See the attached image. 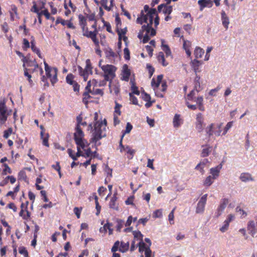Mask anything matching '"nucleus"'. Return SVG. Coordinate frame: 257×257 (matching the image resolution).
Here are the masks:
<instances>
[{
	"label": "nucleus",
	"mask_w": 257,
	"mask_h": 257,
	"mask_svg": "<svg viewBox=\"0 0 257 257\" xmlns=\"http://www.w3.org/2000/svg\"><path fill=\"white\" fill-rule=\"evenodd\" d=\"M200 77L196 76L194 81V88L188 93L186 98V105L191 110H195L197 108L204 111L205 108L203 103V96H198L203 88L200 85Z\"/></svg>",
	"instance_id": "f257e3e1"
},
{
	"label": "nucleus",
	"mask_w": 257,
	"mask_h": 257,
	"mask_svg": "<svg viewBox=\"0 0 257 257\" xmlns=\"http://www.w3.org/2000/svg\"><path fill=\"white\" fill-rule=\"evenodd\" d=\"M107 121L105 119L101 121H96L93 124V129L92 123L88 125V128L93 130L92 137L91 142L95 144L102 138L106 136Z\"/></svg>",
	"instance_id": "f03ea898"
},
{
	"label": "nucleus",
	"mask_w": 257,
	"mask_h": 257,
	"mask_svg": "<svg viewBox=\"0 0 257 257\" xmlns=\"http://www.w3.org/2000/svg\"><path fill=\"white\" fill-rule=\"evenodd\" d=\"M46 75H43L41 78V84L44 88L46 89L49 86L47 78H49L53 86L58 81L57 73L58 69L56 67H51L50 65H45Z\"/></svg>",
	"instance_id": "7ed1b4c3"
},
{
	"label": "nucleus",
	"mask_w": 257,
	"mask_h": 257,
	"mask_svg": "<svg viewBox=\"0 0 257 257\" xmlns=\"http://www.w3.org/2000/svg\"><path fill=\"white\" fill-rule=\"evenodd\" d=\"M82 119L83 118L81 114L76 117L77 124L75 127V132L74 134V139L76 144L81 146L82 149H84L86 141L84 139V135L80 127V125L86 126L87 123L86 121H83Z\"/></svg>",
	"instance_id": "20e7f679"
},
{
	"label": "nucleus",
	"mask_w": 257,
	"mask_h": 257,
	"mask_svg": "<svg viewBox=\"0 0 257 257\" xmlns=\"http://www.w3.org/2000/svg\"><path fill=\"white\" fill-rule=\"evenodd\" d=\"M163 75H159L157 76V80L154 78L152 79L151 86L153 88L155 95L158 97L162 98L167 89V84L166 81H163Z\"/></svg>",
	"instance_id": "39448f33"
},
{
	"label": "nucleus",
	"mask_w": 257,
	"mask_h": 257,
	"mask_svg": "<svg viewBox=\"0 0 257 257\" xmlns=\"http://www.w3.org/2000/svg\"><path fill=\"white\" fill-rule=\"evenodd\" d=\"M156 34V30L152 28V25L147 24L142 26L138 37L139 39L142 40L143 43H146L149 42L151 37L155 36Z\"/></svg>",
	"instance_id": "423d86ee"
},
{
	"label": "nucleus",
	"mask_w": 257,
	"mask_h": 257,
	"mask_svg": "<svg viewBox=\"0 0 257 257\" xmlns=\"http://www.w3.org/2000/svg\"><path fill=\"white\" fill-rule=\"evenodd\" d=\"M158 15L156 9L152 8L148 14H145L144 11H142L140 15L137 19V23L139 24H143L145 23L147 24L153 25V19L154 17Z\"/></svg>",
	"instance_id": "0eeeda50"
},
{
	"label": "nucleus",
	"mask_w": 257,
	"mask_h": 257,
	"mask_svg": "<svg viewBox=\"0 0 257 257\" xmlns=\"http://www.w3.org/2000/svg\"><path fill=\"white\" fill-rule=\"evenodd\" d=\"M101 69L104 72V77L106 80L112 81L115 76L116 68L114 65H102Z\"/></svg>",
	"instance_id": "6e6552de"
},
{
	"label": "nucleus",
	"mask_w": 257,
	"mask_h": 257,
	"mask_svg": "<svg viewBox=\"0 0 257 257\" xmlns=\"http://www.w3.org/2000/svg\"><path fill=\"white\" fill-rule=\"evenodd\" d=\"M10 114L6 106V100L3 99L0 101V123L1 124H3L6 122Z\"/></svg>",
	"instance_id": "1a4fd4ad"
},
{
	"label": "nucleus",
	"mask_w": 257,
	"mask_h": 257,
	"mask_svg": "<svg viewBox=\"0 0 257 257\" xmlns=\"http://www.w3.org/2000/svg\"><path fill=\"white\" fill-rule=\"evenodd\" d=\"M222 123L215 125L214 123H211L205 128V132L209 137L214 135L216 136H219L221 132Z\"/></svg>",
	"instance_id": "9d476101"
},
{
	"label": "nucleus",
	"mask_w": 257,
	"mask_h": 257,
	"mask_svg": "<svg viewBox=\"0 0 257 257\" xmlns=\"http://www.w3.org/2000/svg\"><path fill=\"white\" fill-rule=\"evenodd\" d=\"M78 68L80 75L83 77L85 81H87L89 75L92 73L91 65H86L84 69L78 65Z\"/></svg>",
	"instance_id": "9b49d317"
},
{
	"label": "nucleus",
	"mask_w": 257,
	"mask_h": 257,
	"mask_svg": "<svg viewBox=\"0 0 257 257\" xmlns=\"http://www.w3.org/2000/svg\"><path fill=\"white\" fill-rule=\"evenodd\" d=\"M109 89L111 93L117 96L120 92V85L116 81H110L109 83Z\"/></svg>",
	"instance_id": "f8f14e48"
},
{
	"label": "nucleus",
	"mask_w": 257,
	"mask_h": 257,
	"mask_svg": "<svg viewBox=\"0 0 257 257\" xmlns=\"http://www.w3.org/2000/svg\"><path fill=\"white\" fill-rule=\"evenodd\" d=\"M169 4H162L158 6V12H162L164 15H170L173 11V7L171 6H169Z\"/></svg>",
	"instance_id": "ddd939ff"
},
{
	"label": "nucleus",
	"mask_w": 257,
	"mask_h": 257,
	"mask_svg": "<svg viewBox=\"0 0 257 257\" xmlns=\"http://www.w3.org/2000/svg\"><path fill=\"white\" fill-rule=\"evenodd\" d=\"M204 118L203 114L199 112L196 114L195 127L198 132H201L203 129Z\"/></svg>",
	"instance_id": "4468645a"
},
{
	"label": "nucleus",
	"mask_w": 257,
	"mask_h": 257,
	"mask_svg": "<svg viewBox=\"0 0 257 257\" xmlns=\"http://www.w3.org/2000/svg\"><path fill=\"white\" fill-rule=\"evenodd\" d=\"M228 203V200L227 198H223L220 200V204L215 213L217 217H219L221 214Z\"/></svg>",
	"instance_id": "2eb2a0df"
},
{
	"label": "nucleus",
	"mask_w": 257,
	"mask_h": 257,
	"mask_svg": "<svg viewBox=\"0 0 257 257\" xmlns=\"http://www.w3.org/2000/svg\"><path fill=\"white\" fill-rule=\"evenodd\" d=\"M139 250L140 252L143 251L145 250V257H151L152 251L150 246H146L144 242H140L139 243Z\"/></svg>",
	"instance_id": "dca6fc26"
},
{
	"label": "nucleus",
	"mask_w": 257,
	"mask_h": 257,
	"mask_svg": "<svg viewBox=\"0 0 257 257\" xmlns=\"http://www.w3.org/2000/svg\"><path fill=\"white\" fill-rule=\"evenodd\" d=\"M24 67V76L27 77L30 85L32 86L33 85V80L31 79L32 74L34 73L35 69L29 68L26 67V65H23Z\"/></svg>",
	"instance_id": "f3484780"
},
{
	"label": "nucleus",
	"mask_w": 257,
	"mask_h": 257,
	"mask_svg": "<svg viewBox=\"0 0 257 257\" xmlns=\"http://www.w3.org/2000/svg\"><path fill=\"white\" fill-rule=\"evenodd\" d=\"M222 168V165L220 164L216 167L212 168L210 170V173L212 175L213 179H216L219 175L220 171Z\"/></svg>",
	"instance_id": "a211bd4d"
},
{
	"label": "nucleus",
	"mask_w": 257,
	"mask_h": 257,
	"mask_svg": "<svg viewBox=\"0 0 257 257\" xmlns=\"http://www.w3.org/2000/svg\"><path fill=\"white\" fill-rule=\"evenodd\" d=\"M131 75V70L127 67V65H123L122 72V79L128 81Z\"/></svg>",
	"instance_id": "6ab92c4d"
},
{
	"label": "nucleus",
	"mask_w": 257,
	"mask_h": 257,
	"mask_svg": "<svg viewBox=\"0 0 257 257\" xmlns=\"http://www.w3.org/2000/svg\"><path fill=\"white\" fill-rule=\"evenodd\" d=\"M247 228L249 233L252 236H253L257 232V229L256 228L255 223L253 221H249L248 222Z\"/></svg>",
	"instance_id": "aec40b11"
},
{
	"label": "nucleus",
	"mask_w": 257,
	"mask_h": 257,
	"mask_svg": "<svg viewBox=\"0 0 257 257\" xmlns=\"http://www.w3.org/2000/svg\"><path fill=\"white\" fill-rule=\"evenodd\" d=\"M112 224L110 223L109 222H107L106 224H105L103 227H100L99 229V231L101 233H106L107 232V230H108V233L109 235H111L112 234L113 232V229L111 228L112 226Z\"/></svg>",
	"instance_id": "412c9836"
},
{
	"label": "nucleus",
	"mask_w": 257,
	"mask_h": 257,
	"mask_svg": "<svg viewBox=\"0 0 257 257\" xmlns=\"http://www.w3.org/2000/svg\"><path fill=\"white\" fill-rule=\"evenodd\" d=\"M221 15L222 25L226 29H227L229 24V18L227 17L224 11H221Z\"/></svg>",
	"instance_id": "4be33fe9"
},
{
	"label": "nucleus",
	"mask_w": 257,
	"mask_h": 257,
	"mask_svg": "<svg viewBox=\"0 0 257 257\" xmlns=\"http://www.w3.org/2000/svg\"><path fill=\"white\" fill-rule=\"evenodd\" d=\"M204 54V51L203 49L199 47H196L194 50V55L195 57V60L196 61V62L199 63V61L196 60V59L202 58V56Z\"/></svg>",
	"instance_id": "5701e85b"
},
{
	"label": "nucleus",
	"mask_w": 257,
	"mask_h": 257,
	"mask_svg": "<svg viewBox=\"0 0 257 257\" xmlns=\"http://www.w3.org/2000/svg\"><path fill=\"white\" fill-rule=\"evenodd\" d=\"M184 49L185 50L186 53L188 57H190L191 54L190 48L191 47V43L189 41L184 40L183 45Z\"/></svg>",
	"instance_id": "b1692460"
},
{
	"label": "nucleus",
	"mask_w": 257,
	"mask_h": 257,
	"mask_svg": "<svg viewBox=\"0 0 257 257\" xmlns=\"http://www.w3.org/2000/svg\"><path fill=\"white\" fill-rule=\"evenodd\" d=\"M117 197L115 194H114L112 197L111 198L109 203V206L110 208L114 209L115 210H118V204L116 202Z\"/></svg>",
	"instance_id": "393cba45"
},
{
	"label": "nucleus",
	"mask_w": 257,
	"mask_h": 257,
	"mask_svg": "<svg viewBox=\"0 0 257 257\" xmlns=\"http://www.w3.org/2000/svg\"><path fill=\"white\" fill-rule=\"evenodd\" d=\"M240 180L242 182H247L249 181H253L251 174L248 173H242L241 174L240 177Z\"/></svg>",
	"instance_id": "a878e982"
},
{
	"label": "nucleus",
	"mask_w": 257,
	"mask_h": 257,
	"mask_svg": "<svg viewBox=\"0 0 257 257\" xmlns=\"http://www.w3.org/2000/svg\"><path fill=\"white\" fill-rule=\"evenodd\" d=\"M164 40H162V49L166 53V57L167 58L170 57V58H172V57L171 56V51L170 49L169 48L168 45L164 44Z\"/></svg>",
	"instance_id": "bb28decb"
},
{
	"label": "nucleus",
	"mask_w": 257,
	"mask_h": 257,
	"mask_svg": "<svg viewBox=\"0 0 257 257\" xmlns=\"http://www.w3.org/2000/svg\"><path fill=\"white\" fill-rule=\"evenodd\" d=\"M183 123V120L180 118V115L176 114L173 118V125L175 127H178Z\"/></svg>",
	"instance_id": "cd10ccee"
},
{
	"label": "nucleus",
	"mask_w": 257,
	"mask_h": 257,
	"mask_svg": "<svg viewBox=\"0 0 257 257\" xmlns=\"http://www.w3.org/2000/svg\"><path fill=\"white\" fill-rule=\"evenodd\" d=\"M32 40L31 41V48L32 51L36 53L39 57H41V53L40 50L37 48L35 45V40L34 37H32Z\"/></svg>",
	"instance_id": "c85d7f7f"
},
{
	"label": "nucleus",
	"mask_w": 257,
	"mask_h": 257,
	"mask_svg": "<svg viewBox=\"0 0 257 257\" xmlns=\"http://www.w3.org/2000/svg\"><path fill=\"white\" fill-rule=\"evenodd\" d=\"M206 203L199 201L196 209V213H202L204 211Z\"/></svg>",
	"instance_id": "c756f323"
},
{
	"label": "nucleus",
	"mask_w": 257,
	"mask_h": 257,
	"mask_svg": "<svg viewBox=\"0 0 257 257\" xmlns=\"http://www.w3.org/2000/svg\"><path fill=\"white\" fill-rule=\"evenodd\" d=\"M121 107L122 105L119 104L116 101H115V106L114 108V110L113 115H120L121 114V112L120 111V108Z\"/></svg>",
	"instance_id": "7c9ffc66"
},
{
	"label": "nucleus",
	"mask_w": 257,
	"mask_h": 257,
	"mask_svg": "<svg viewBox=\"0 0 257 257\" xmlns=\"http://www.w3.org/2000/svg\"><path fill=\"white\" fill-rule=\"evenodd\" d=\"M18 179L21 180H24L25 182L28 181V178L26 175V173L24 170L20 171L18 173Z\"/></svg>",
	"instance_id": "2f4dec72"
},
{
	"label": "nucleus",
	"mask_w": 257,
	"mask_h": 257,
	"mask_svg": "<svg viewBox=\"0 0 257 257\" xmlns=\"http://www.w3.org/2000/svg\"><path fill=\"white\" fill-rule=\"evenodd\" d=\"M214 180L211 176H209L205 179L203 185L205 186L209 187L213 183Z\"/></svg>",
	"instance_id": "473e14b6"
},
{
	"label": "nucleus",
	"mask_w": 257,
	"mask_h": 257,
	"mask_svg": "<svg viewBox=\"0 0 257 257\" xmlns=\"http://www.w3.org/2000/svg\"><path fill=\"white\" fill-rule=\"evenodd\" d=\"M212 147L208 146L207 147L204 148L201 152V157H207L211 151Z\"/></svg>",
	"instance_id": "72a5a7b5"
},
{
	"label": "nucleus",
	"mask_w": 257,
	"mask_h": 257,
	"mask_svg": "<svg viewBox=\"0 0 257 257\" xmlns=\"http://www.w3.org/2000/svg\"><path fill=\"white\" fill-rule=\"evenodd\" d=\"M133 234L134 236V237L135 238H137V239L140 240V242H143V235L142 234L141 231H134L133 232Z\"/></svg>",
	"instance_id": "f704fd0d"
},
{
	"label": "nucleus",
	"mask_w": 257,
	"mask_h": 257,
	"mask_svg": "<svg viewBox=\"0 0 257 257\" xmlns=\"http://www.w3.org/2000/svg\"><path fill=\"white\" fill-rule=\"evenodd\" d=\"M78 19L80 26H83L84 27V26L87 25L86 19L84 16L81 14H80L78 16Z\"/></svg>",
	"instance_id": "c9c22d12"
},
{
	"label": "nucleus",
	"mask_w": 257,
	"mask_h": 257,
	"mask_svg": "<svg viewBox=\"0 0 257 257\" xmlns=\"http://www.w3.org/2000/svg\"><path fill=\"white\" fill-rule=\"evenodd\" d=\"M49 136L48 134H44L43 137H41V139L43 140V145L46 147H49V145L48 143V139Z\"/></svg>",
	"instance_id": "e433bc0d"
},
{
	"label": "nucleus",
	"mask_w": 257,
	"mask_h": 257,
	"mask_svg": "<svg viewBox=\"0 0 257 257\" xmlns=\"http://www.w3.org/2000/svg\"><path fill=\"white\" fill-rule=\"evenodd\" d=\"M198 4L201 8L206 7L209 4H211L210 0H199Z\"/></svg>",
	"instance_id": "4c0bfd02"
},
{
	"label": "nucleus",
	"mask_w": 257,
	"mask_h": 257,
	"mask_svg": "<svg viewBox=\"0 0 257 257\" xmlns=\"http://www.w3.org/2000/svg\"><path fill=\"white\" fill-rule=\"evenodd\" d=\"M19 253L23 254L24 257H29L28 252L25 247L20 246L19 248Z\"/></svg>",
	"instance_id": "58836bf2"
},
{
	"label": "nucleus",
	"mask_w": 257,
	"mask_h": 257,
	"mask_svg": "<svg viewBox=\"0 0 257 257\" xmlns=\"http://www.w3.org/2000/svg\"><path fill=\"white\" fill-rule=\"evenodd\" d=\"M117 34L118 35L119 37V43H121V40L122 39V35L124 36L126 33V29H120V30H117Z\"/></svg>",
	"instance_id": "ea45409f"
},
{
	"label": "nucleus",
	"mask_w": 257,
	"mask_h": 257,
	"mask_svg": "<svg viewBox=\"0 0 257 257\" xmlns=\"http://www.w3.org/2000/svg\"><path fill=\"white\" fill-rule=\"evenodd\" d=\"M3 166L5 167V168L4 169V170L3 171V175H6L7 174V173H9V174L12 173V170L7 164L4 163L3 164Z\"/></svg>",
	"instance_id": "a19ab883"
},
{
	"label": "nucleus",
	"mask_w": 257,
	"mask_h": 257,
	"mask_svg": "<svg viewBox=\"0 0 257 257\" xmlns=\"http://www.w3.org/2000/svg\"><path fill=\"white\" fill-rule=\"evenodd\" d=\"M158 60L160 63H161L162 64H165V56L164 53L162 52H160L159 53L158 56Z\"/></svg>",
	"instance_id": "79ce46f5"
},
{
	"label": "nucleus",
	"mask_w": 257,
	"mask_h": 257,
	"mask_svg": "<svg viewBox=\"0 0 257 257\" xmlns=\"http://www.w3.org/2000/svg\"><path fill=\"white\" fill-rule=\"evenodd\" d=\"M162 216V209L156 210L153 213V217L155 218H160Z\"/></svg>",
	"instance_id": "37998d69"
},
{
	"label": "nucleus",
	"mask_w": 257,
	"mask_h": 257,
	"mask_svg": "<svg viewBox=\"0 0 257 257\" xmlns=\"http://www.w3.org/2000/svg\"><path fill=\"white\" fill-rule=\"evenodd\" d=\"M74 77L71 74H68L66 78V80L67 83L70 85H72L75 81L73 80Z\"/></svg>",
	"instance_id": "c03bdc74"
},
{
	"label": "nucleus",
	"mask_w": 257,
	"mask_h": 257,
	"mask_svg": "<svg viewBox=\"0 0 257 257\" xmlns=\"http://www.w3.org/2000/svg\"><path fill=\"white\" fill-rule=\"evenodd\" d=\"M124 134H122L119 142V148L121 153H122L123 151H125V147L122 145V140Z\"/></svg>",
	"instance_id": "a18cd8bd"
},
{
	"label": "nucleus",
	"mask_w": 257,
	"mask_h": 257,
	"mask_svg": "<svg viewBox=\"0 0 257 257\" xmlns=\"http://www.w3.org/2000/svg\"><path fill=\"white\" fill-rule=\"evenodd\" d=\"M30 47V42L26 39H24L23 40V46L22 48L24 50H27Z\"/></svg>",
	"instance_id": "49530a36"
},
{
	"label": "nucleus",
	"mask_w": 257,
	"mask_h": 257,
	"mask_svg": "<svg viewBox=\"0 0 257 257\" xmlns=\"http://www.w3.org/2000/svg\"><path fill=\"white\" fill-rule=\"evenodd\" d=\"M133 128V125L130 123L127 122L126 125L125 131H122V134H124V136L125 134L129 133Z\"/></svg>",
	"instance_id": "de8ad7c7"
},
{
	"label": "nucleus",
	"mask_w": 257,
	"mask_h": 257,
	"mask_svg": "<svg viewBox=\"0 0 257 257\" xmlns=\"http://www.w3.org/2000/svg\"><path fill=\"white\" fill-rule=\"evenodd\" d=\"M13 128L12 127H9L8 130H6L4 132V138L5 139H8L10 136L12 134Z\"/></svg>",
	"instance_id": "09e8293b"
},
{
	"label": "nucleus",
	"mask_w": 257,
	"mask_h": 257,
	"mask_svg": "<svg viewBox=\"0 0 257 257\" xmlns=\"http://www.w3.org/2000/svg\"><path fill=\"white\" fill-rule=\"evenodd\" d=\"M91 93L92 94H99L101 96H102L103 94V91L102 89L96 88L95 89L94 87L93 88V90H92V92H91Z\"/></svg>",
	"instance_id": "8fccbe9b"
},
{
	"label": "nucleus",
	"mask_w": 257,
	"mask_h": 257,
	"mask_svg": "<svg viewBox=\"0 0 257 257\" xmlns=\"http://www.w3.org/2000/svg\"><path fill=\"white\" fill-rule=\"evenodd\" d=\"M29 204V202L28 201H26V204L25 206V211L27 213L26 215H25L23 217V219L25 220H28L31 215V213L28 210V205Z\"/></svg>",
	"instance_id": "3c124183"
},
{
	"label": "nucleus",
	"mask_w": 257,
	"mask_h": 257,
	"mask_svg": "<svg viewBox=\"0 0 257 257\" xmlns=\"http://www.w3.org/2000/svg\"><path fill=\"white\" fill-rule=\"evenodd\" d=\"M104 171L107 174V178H109L110 179V178L112 177V169H110L108 165H106Z\"/></svg>",
	"instance_id": "603ef678"
},
{
	"label": "nucleus",
	"mask_w": 257,
	"mask_h": 257,
	"mask_svg": "<svg viewBox=\"0 0 257 257\" xmlns=\"http://www.w3.org/2000/svg\"><path fill=\"white\" fill-rule=\"evenodd\" d=\"M102 22L104 24V26L106 28V31L110 33H112L111 27L109 23L105 21L104 20H102Z\"/></svg>",
	"instance_id": "864d4df0"
},
{
	"label": "nucleus",
	"mask_w": 257,
	"mask_h": 257,
	"mask_svg": "<svg viewBox=\"0 0 257 257\" xmlns=\"http://www.w3.org/2000/svg\"><path fill=\"white\" fill-rule=\"evenodd\" d=\"M149 74V78H150L155 72V68L152 65H147L146 67Z\"/></svg>",
	"instance_id": "5fc2aeb1"
},
{
	"label": "nucleus",
	"mask_w": 257,
	"mask_h": 257,
	"mask_svg": "<svg viewBox=\"0 0 257 257\" xmlns=\"http://www.w3.org/2000/svg\"><path fill=\"white\" fill-rule=\"evenodd\" d=\"M232 124H233L232 121L228 122L227 123V124L226 125V126H225V127L224 128V131L222 134V135H225L227 133V131L232 127Z\"/></svg>",
	"instance_id": "6e6d98bb"
},
{
	"label": "nucleus",
	"mask_w": 257,
	"mask_h": 257,
	"mask_svg": "<svg viewBox=\"0 0 257 257\" xmlns=\"http://www.w3.org/2000/svg\"><path fill=\"white\" fill-rule=\"evenodd\" d=\"M175 209V208H174L171 211V212L169 213V214L168 215V219H169L170 224H174V213Z\"/></svg>",
	"instance_id": "4d7b16f0"
},
{
	"label": "nucleus",
	"mask_w": 257,
	"mask_h": 257,
	"mask_svg": "<svg viewBox=\"0 0 257 257\" xmlns=\"http://www.w3.org/2000/svg\"><path fill=\"white\" fill-rule=\"evenodd\" d=\"M88 91H85L83 94V101L85 103H87L88 102V99L90 97Z\"/></svg>",
	"instance_id": "13d9d810"
},
{
	"label": "nucleus",
	"mask_w": 257,
	"mask_h": 257,
	"mask_svg": "<svg viewBox=\"0 0 257 257\" xmlns=\"http://www.w3.org/2000/svg\"><path fill=\"white\" fill-rule=\"evenodd\" d=\"M108 1L107 0H101V5L107 11H109L110 8L107 6Z\"/></svg>",
	"instance_id": "bf43d9fd"
},
{
	"label": "nucleus",
	"mask_w": 257,
	"mask_h": 257,
	"mask_svg": "<svg viewBox=\"0 0 257 257\" xmlns=\"http://www.w3.org/2000/svg\"><path fill=\"white\" fill-rule=\"evenodd\" d=\"M124 58L126 60L130 59V51L127 48H125L123 50Z\"/></svg>",
	"instance_id": "052dcab7"
},
{
	"label": "nucleus",
	"mask_w": 257,
	"mask_h": 257,
	"mask_svg": "<svg viewBox=\"0 0 257 257\" xmlns=\"http://www.w3.org/2000/svg\"><path fill=\"white\" fill-rule=\"evenodd\" d=\"M223 223V225L220 228V230L222 232H225L228 229L229 225V223L225 220L224 221Z\"/></svg>",
	"instance_id": "680f3d73"
},
{
	"label": "nucleus",
	"mask_w": 257,
	"mask_h": 257,
	"mask_svg": "<svg viewBox=\"0 0 257 257\" xmlns=\"http://www.w3.org/2000/svg\"><path fill=\"white\" fill-rule=\"evenodd\" d=\"M40 14L41 15L45 16L47 20H49V19H50V13H49L48 10H47V9H45L43 11L40 12Z\"/></svg>",
	"instance_id": "e2e57ef3"
},
{
	"label": "nucleus",
	"mask_w": 257,
	"mask_h": 257,
	"mask_svg": "<svg viewBox=\"0 0 257 257\" xmlns=\"http://www.w3.org/2000/svg\"><path fill=\"white\" fill-rule=\"evenodd\" d=\"M130 100L133 104H138V101L137 98L134 96L132 94H130Z\"/></svg>",
	"instance_id": "0e129e2a"
},
{
	"label": "nucleus",
	"mask_w": 257,
	"mask_h": 257,
	"mask_svg": "<svg viewBox=\"0 0 257 257\" xmlns=\"http://www.w3.org/2000/svg\"><path fill=\"white\" fill-rule=\"evenodd\" d=\"M212 50V47L207 48V49L206 50V55L204 57V60L207 61V60H209V57H210V52Z\"/></svg>",
	"instance_id": "69168bd1"
},
{
	"label": "nucleus",
	"mask_w": 257,
	"mask_h": 257,
	"mask_svg": "<svg viewBox=\"0 0 257 257\" xmlns=\"http://www.w3.org/2000/svg\"><path fill=\"white\" fill-rule=\"evenodd\" d=\"M235 210L237 212H240V214H241V216H243L245 217L247 215L246 212L243 210L241 209L239 206L236 207Z\"/></svg>",
	"instance_id": "338daca9"
},
{
	"label": "nucleus",
	"mask_w": 257,
	"mask_h": 257,
	"mask_svg": "<svg viewBox=\"0 0 257 257\" xmlns=\"http://www.w3.org/2000/svg\"><path fill=\"white\" fill-rule=\"evenodd\" d=\"M125 151H126L127 154H130L132 156H133L135 153V151L133 149H132L128 146H126Z\"/></svg>",
	"instance_id": "774afa93"
}]
</instances>
